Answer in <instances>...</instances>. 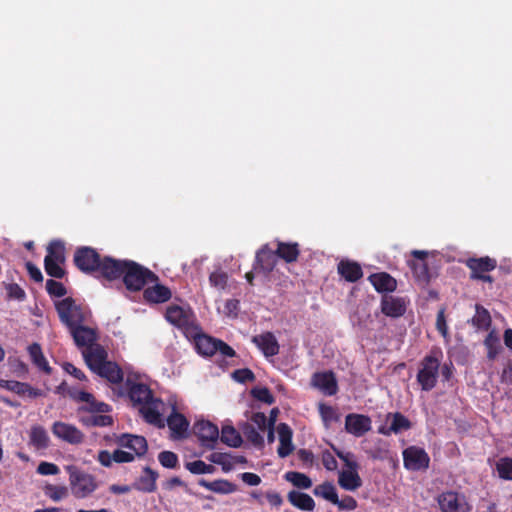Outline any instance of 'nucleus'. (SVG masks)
<instances>
[{
    "mask_svg": "<svg viewBox=\"0 0 512 512\" xmlns=\"http://www.w3.org/2000/svg\"><path fill=\"white\" fill-rule=\"evenodd\" d=\"M116 394L119 397L127 396L147 423L159 428L165 427L168 407L161 399L153 396L149 386L128 377Z\"/></svg>",
    "mask_w": 512,
    "mask_h": 512,
    "instance_id": "nucleus-1",
    "label": "nucleus"
},
{
    "mask_svg": "<svg viewBox=\"0 0 512 512\" xmlns=\"http://www.w3.org/2000/svg\"><path fill=\"white\" fill-rule=\"evenodd\" d=\"M102 277L107 280L123 277V282L130 291H139L146 283L158 280L152 271L134 261L116 260L110 257H105Z\"/></svg>",
    "mask_w": 512,
    "mask_h": 512,
    "instance_id": "nucleus-2",
    "label": "nucleus"
},
{
    "mask_svg": "<svg viewBox=\"0 0 512 512\" xmlns=\"http://www.w3.org/2000/svg\"><path fill=\"white\" fill-rule=\"evenodd\" d=\"M83 357L94 373L116 386L114 391L117 392V389L123 384V373L116 363L107 361L105 349L102 346L92 347L88 351H83Z\"/></svg>",
    "mask_w": 512,
    "mask_h": 512,
    "instance_id": "nucleus-3",
    "label": "nucleus"
},
{
    "mask_svg": "<svg viewBox=\"0 0 512 512\" xmlns=\"http://www.w3.org/2000/svg\"><path fill=\"white\" fill-rule=\"evenodd\" d=\"M440 368V359L435 352L426 355L420 362L419 371L417 373V382L423 391L432 390L438 380Z\"/></svg>",
    "mask_w": 512,
    "mask_h": 512,
    "instance_id": "nucleus-4",
    "label": "nucleus"
},
{
    "mask_svg": "<svg viewBox=\"0 0 512 512\" xmlns=\"http://www.w3.org/2000/svg\"><path fill=\"white\" fill-rule=\"evenodd\" d=\"M195 347L198 353L203 356H212L215 353H219L223 357H233L235 355V351L228 344L204 334L195 337Z\"/></svg>",
    "mask_w": 512,
    "mask_h": 512,
    "instance_id": "nucleus-5",
    "label": "nucleus"
},
{
    "mask_svg": "<svg viewBox=\"0 0 512 512\" xmlns=\"http://www.w3.org/2000/svg\"><path fill=\"white\" fill-rule=\"evenodd\" d=\"M56 309L60 320L69 329L85 321V315L81 307L70 297L59 301L56 304Z\"/></svg>",
    "mask_w": 512,
    "mask_h": 512,
    "instance_id": "nucleus-6",
    "label": "nucleus"
},
{
    "mask_svg": "<svg viewBox=\"0 0 512 512\" xmlns=\"http://www.w3.org/2000/svg\"><path fill=\"white\" fill-rule=\"evenodd\" d=\"M104 259H100L99 254L90 247L79 248L74 255L75 265L84 273L99 271L102 275V265Z\"/></svg>",
    "mask_w": 512,
    "mask_h": 512,
    "instance_id": "nucleus-7",
    "label": "nucleus"
},
{
    "mask_svg": "<svg viewBox=\"0 0 512 512\" xmlns=\"http://www.w3.org/2000/svg\"><path fill=\"white\" fill-rule=\"evenodd\" d=\"M438 507L441 512H470L471 506L463 494L454 491H445L437 496Z\"/></svg>",
    "mask_w": 512,
    "mask_h": 512,
    "instance_id": "nucleus-8",
    "label": "nucleus"
},
{
    "mask_svg": "<svg viewBox=\"0 0 512 512\" xmlns=\"http://www.w3.org/2000/svg\"><path fill=\"white\" fill-rule=\"evenodd\" d=\"M69 480L72 494L77 498H86L97 488L95 478L84 472H72Z\"/></svg>",
    "mask_w": 512,
    "mask_h": 512,
    "instance_id": "nucleus-9",
    "label": "nucleus"
},
{
    "mask_svg": "<svg viewBox=\"0 0 512 512\" xmlns=\"http://www.w3.org/2000/svg\"><path fill=\"white\" fill-rule=\"evenodd\" d=\"M194 433L202 446L214 449L219 440V430L216 425L209 421L200 420L194 424Z\"/></svg>",
    "mask_w": 512,
    "mask_h": 512,
    "instance_id": "nucleus-10",
    "label": "nucleus"
},
{
    "mask_svg": "<svg viewBox=\"0 0 512 512\" xmlns=\"http://www.w3.org/2000/svg\"><path fill=\"white\" fill-rule=\"evenodd\" d=\"M430 458L423 448L410 446L403 451L404 467L408 470L419 471L429 466Z\"/></svg>",
    "mask_w": 512,
    "mask_h": 512,
    "instance_id": "nucleus-11",
    "label": "nucleus"
},
{
    "mask_svg": "<svg viewBox=\"0 0 512 512\" xmlns=\"http://www.w3.org/2000/svg\"><path fill=\"white\" fill-rule=\"evenodd\" d=\"M51 430L55 437L71 445H78L84 441V434L72 424L56 421Z\"/></svg>",
    "mask_w": 512,
    "mask_h": 512,
    "instance_id": "nucleus-12",
    "label": "nucleus"
},
{
    "mask_svg": "<svg viewBox=\"0 0 512 512\" xmlns=\"http://www.w3.org/2000/svg\"><path fill=\"white\" fill-rule=\"evenodd\" d=\"M372 428L371 418L367 415L351 413L345 418V430L355 437H361Z\"/></svg>",
    "mask_w": 512,
    "mask_h": 512,
    "instance_id": "nucleus-13",
    "label": "nucleus"
},
{
    "mask_svg": "<svg viewBox=\"0 0 512 512\" xmlns=\"http://www.w3.org/2000/svg\"><path fill=\"white\" fill-rule=\"evenodd\" d=\"M386 422L390 423V426L387 427L385 425H381L378 428V433L389 436L392 433L398 434L402 431L408 430L411 428V422L407 417H405L403 414L396 412V413H388L386 415Z\"/></svg>",
    "mask_w": 512,
    "mask_h": 512,
    "instance_id": "nucleus-14",
    "label": "nucleus"
},
{
    "mask_svg": "<svg viewBox=\"0 0 512 512\" xmlns=\"http://www.w3.org/2000/svg\"><path fill=\"white\" fill-rule=\"evenodd\" d=\"M311 383L315 388L328 396L335 395L338 390L336 378L331 371L315 373L312 376Z\"/></svg>",
    "mask_w": 512,
    "mask_h": 512,
    "instance_id": "nucleus-15",
    "label": "nucleus"
},
{
    "mask_svg": "<svg viewBox=\"0 0 512 512\" xmlns=\"http://www.w3.org/2000/svg\"><path fill=\"white\" fill-rule=\"evenodd\" d=\"M70 332L76 345L79 347H85L84 351H88L90 348L95 346H100L99 344L95 343L96 334L95 331L91 328L78 324L70 328Z\"/></svg>",
    "mask_w": 512,
    "mask_h": 512,
    "instance_id": "nucleus-16",
    "label": "nucleus"
},
{
    "mask_svg": "<svg viewBox=\"0 0 512 512\" xmlns=\"http://www.w3.org/2000/svg\"><path fill=\"white\" fill-rule=\"evenodd\" d=\"M166 319L179 328H188L193 324L194 317L189 309L171 306L166 310Z\"/></svg>",
    "mask_w": 512,
    "mask_h": 512,
    "instance_id": "nucleus-17",
    "label": "nucleus"
},
{
    "mask_svg": "<svg viewBox=\"0 0 512 512\" xmlns=\"http://www.w3.org/2000/svg\"><path fill=\"white\" fill-rule=\"evenodd\" d=\"M118 443L122 448L132 452L134 457L143 456L148 448L146 439L138 435L123 434Z\"/></svg>",
    "mask_w": 512,
    "mask_h": 512,
    "instance_id": "nucleus-18",
    "label": "nucleus"
},
{
    "mask_svg": "<svg viewBox=\"0 0 512 512\" xmlns=\"http://www.w3.org/2000/svg\"><path fill=\"white\" fill-rule=\"evenodd\" d=\"M252 342L262 351L265 357H273L279 353L278 341L271 332L254 336Z\"/></svg>",
    "mask_w": 512,
    "mask_h": 512,
    "instance_id": "nucleus-19",
    "label": "nucleus"
},
{
    "mask_svg": "<svg viewBox=\"0 0 512 512\" xmlns=\"http://www.w3.org/2000/svg\"><path fill=\"white\" fill-rule=\"evenodd\" d=\"M166 423L174 439L182 438L186 434L189 426V422L186 418L176 411L175 405H171V413L167 417Z\"/></svg>",
    "mask_w": 512,
    "mask_h": 512,
    "instance_id": "nucleus-20",
    "label": "nucleus"
},
{
    "mask_svg": "<svg viewBox=\"0 0 512 512\" xmlns=\"http://www.w3.org/2000/svg\"><path fill=\"white\" fill-rule=\"evenodd\" d=\"M76 399L84 403L80 410L87 412V414L108 413L110 411L108 404L97 401L95 397L88 392H78Z\"/></svg>",
    "mask_w": 512,
    "mask_h": 512,
    "instance_id": "nucleus-21",
    "label": "nucleus"
},
{
    "mask_svg": "<svg viewBox=\"0 0 512 512\" xmlns=\"http://www.w3.org/2000/svg\"><path fill=\"white\" fill-rule=\"evenodd\" d=\"M382 312L389 317H400L406 311V302L403 298L385 295L381 302Z\"/></svg>",
    "mask_w": 512,
    "mask_h": 512,
    "instance_id": "nucleus-22",
    "label": "nucleus"
},
{
    "mask_svg": "<svg viewBox=\"0 0 512 512\" xmlns=\"http://www.w3.org/2000/svg\"><path fill=\"white\" fill-rule=\"evenodd\" d=\"M277 262L276 251L268 248V245L263 246L256 254L255 269H259L265 273L273 270Z\"/></svg>",
    "mask_w": 512,
    "mask_h": 512,
    "instance_id": "nucleus-23",
    "label": "nucleus"
},
{
    "mask_svg": "<svg viewBox=\"0 0 512 512\" xmlns=\"http://www.w3.org/2000/svg\"><path fill=\"white\" fill-rule=\"evenodd\" d=\"M277 432L280 442L277 452L279 457L285 458L291 454L294 449L292 444V430L287 424L281 423L277 427Z\"/></svg>",
    "mask_w": 512,
    "mask_h": 512,
    "instance_id": "nucleus-24",
    "label": "nucleus"
},
{
    "mask_svg": "<svg viewBox=\"0 0 512 512\" xmlns=\"http://www.w3.org/2000/svg\"><path fill=\"white\" fill-rule=\"evenodd\" d=\"M357 469L358 468H350L339 472L338 483L343 489L355 491L362 486V480Z\"/></svg>",
    "mask_w": 512,
    "mask_h": 512,
    "instance_id": "nucleus-25",
    "label": "nucleus"
},
{
    "mask_svg": "<svg viewBox=\"0 0 512 512\" xmlns=\"http://www.w3.org/2000/svg\"><path fill=\"white\" fill-rule=\"evenodd\" d=\"M29 443L37 450L47 449L50 437L46 429L41 425H33L29 432Z\"/></svg>",
    "mask_w": 512,
    "mask_h": 512,
    "instance_id": "nucleus-26",
    "label": "nucleus"
},
{
    "mask_svg": "<svg viewBox=\"0 0 512 512\" xmlns=\"http://www.w3.org/2000/svg\"><path fill=\"white\" fill-rule=\"evenodd\" d=\"M144 298L152 303H163L171 298V291L164 285L155 284L145 289Z\"/></svg>",
    "mask_w": 512,
    "mask_h": 512,
    "instance_id": "nucleus-27",
    "label": "nucleus"
},
{
    "mask_svg": "<svg viewBox=\"0 0 512 512\" xmlns=\"http://www.w3.org/2000/svg\"><path fill=\"white\" fill-rule=\"evenodd\" d=\"M369 280L379 292H391L396 289V280L387 273L372 274Z\"/></svg>",
    "mask_w": 512,
    "mask_h": 512,
    "instance_id": "nucleus-28",
    "label": "nucleus"
},
{
    "mask_svg": "<svg viewBox=\"0 0 512 512\" xmlns=\"http://www.w3.org/2000/svg\"><path fill=\"white\" fill-rule=\"evenodd\" d=\"M288 501L298 509L305 511H312L315 507V502L311 496L296 490L288 493Z\"/></svg>",
    "mask_w": 512,
    "mask_h": 512,
    "instance_id": "nucleus-29",
    "label": "nucleus"
},
{
    "mask_svg": "<svg viewBox=\"0 0 512 512\" xmlns=\"http://www.w3.org/2000/svg\"><path fill=\"white\" fill-rule=\"evenodd\" d=\"M338 272L349 282H355L362 277L361 267L355 262L341 261Z\"/></svg>",
    "mask_w": 512,
    "mask_h": 512,
    "instance_id": "nucleus-30",
    "label": "nucleus"
},
{
    "mask_svg": "<svg viewBox=\"0 0 512 512\" xmlns=\"http://www.w3.org/2000/svg\"><path fill=\"white\" fill-rule=\"evenodd\" d=\"M491 316L489 311L483 306L475 305V314L471 319V324L478 330H488L491 326Z\"/></svg>",
    "mask_w": 512,
    "mask_h": 512,
    "instance_id": "nucleus-31",
    "label": "nucleus"
},
{
    "mask_svg": "<svg viewBox=\"0 0 512 512\" xmlns=\"http://www.w3.org/2000/svg\"><path fill=\"white\" fill-rule=\"evenodd\" d=\"M496 260L483 257V258H471L467 261V266L471 269V274H481L484 272H489L495 269Z\"/></svg>",
    "mask_w": 512,
    "mask_h": 512,
    "instance_id": "nucleus-32",
    "label": "nucleus"
},
{
    "mask_svg": "<svg viewBox=\"0 0 512 512\" xmlns=\"http://www.w3.org/2000/svg\"><path fill=\"white\" fill-rule=\"evenodd\" d=\"M483 343L487 349V358L491 361L495 360L502 350L500 339L496 331L491 330L484 339Z\"/></svg>",
    "mask_w": 512,
    "mask_h": 512,
    "instance_id": "nucleus-33",
    "label": "nucleus"
},
{
    "mask_svg": "<svg viewBox=\"0 0 512 512\" xmlns=\"http://www.w3.org/2000/svg\"><path fill=\"white\" fill-rule=\"evenodd\" d=\"M157 473L149 467H145L143 475L137 480V489L144 492H153L156 489Z\"/></svg>",
    "mask_w": 512,
    "mask_h": 512,
    "instance_id": "nucleus-34",
    "label": "nucleus"
},
{
    "mask_svg": "<svg viewBox=\"0 0 512 512\" xmlns=\"http://www.w3.org/2000/svg\"><path fill=\"white\" fill-rule=\"evenodd\" d=\"M276 254L286 262H294L299 256L298 244L278 242Z\"/></svg>",
    "mask_w": 512,
    "mask_h": 512,
    "instance_id": "nucleus-35",
    "label": "nucleus"
},
{
    "mask_svg": "<svg viewBox=\"0 0 512 512\" xmlns=\"http://www.w3.org/2000/svg\"><path fill=\"white\" fill-rule=\"evenodd\" d=\"M81 422L88 427H106L112 424V417L106 413H92L82 416Z\"/></svg>",
    "mask_w": 512,
    "mask_h": 512,
    "instance_id": "nucleus-36",
    "label": "nucleus"
},
{
    "mask_svg": "<svg viewBox=\"0 0 512 512\" xmlns=\"http://www.w3.org/2000/svg\"><path fill=\"white\" fill-rule=\"evenodd\" d=\"M29 355L33 361V363L45 373H50L51 368L48 365L47 360L45 359L41 347L38 343H33L28 347Z\"/></svg>",
    "mask_w": 512,
    "mask_h": 512,
    "instance_id": "nucleus-37",
    "label": "nucleus"
},
{
    "mask_svg": "<svg viewBox=\"0 0 512 512\" xmlns=\"http://www.w3.org/2000/svg\"><path fill=\"white\" fill-rule=\"evenodd\" d=\"M219 437L224 444L230 447L237 448L242 444L241 435L233 426H223Z\"/></svg>",
    "mask_w": 512,
    "mask_h": 512,
    "instance_id": "nucleus-38",
    "label": "nucleus"
},
{
    "mask_svg": "<svg viewBox=\"0 0 512 512\" xmlns=\"http://www.w3.org/2000/svg\"><path fill=\"white\" fill-rule=\"evenodd\" d=\"M313 493L331 502H337V491L335 486L330 482L322 483L314 488Z\"/></svg>",
    "mask_w": 512,
    "mask_h": 512,
    "instance_id": "nucleus-39",
    "label": "nucleus"
},
{
    "mask_svg": "<svg viewBox=\"0 0 512 512\" xmlns=\"http://www.w3.org/2000/svg\"><path fill=\"white\" fill-rule=\"evenodd\" d=\"M285 479L300 489H309L312 486L311 479L300 472H287L285 474Z\"/></svg>",
    "mask_w": 512,
    "mask_h": 512,
    "instance_id": "nucleus-40",
    "label": "nucleus"
},
{
    "mask_svg": "<svg viewBox=\"0 0 512 512\" xmlns=\"http://www.w3.org/2000/svg\"><path fill=\"white\" fill-rule=\"evenodd\" d=\"M64 250V244L59 240H54L50 242L49 246L47 247V255L45 258H50L52 261L64 262Z\"/></svg>",
    "mask_w": 512,
    "mask_h": 512,
    "instance_id": "nucleus-41",
    "label": "nucleus"
},
{
    "mask_svg": "<svg viewBox=\"0 0 512 512\" xmlns=\"http://www.w3.org/2000/svg\"><path fill=\"white\" fill-rule=\"evenodd\" d=\"M496 470L500 478L512 481V458L502 457L496 462Z\"/></svg>",
    "mask_w": 512,
    "mask_h": 512,
    "instance_id": "nucleus-42",
    "label": "nucleus"
},
{
    "mask_svg": "<svg viewBox=\"0 0 512 512\" xmlns=\"http://www.w3.org/2000/svg\"><path fill=\"white\" fill-rule=\"evenodd\" d=\"M261 431L256 429L255 426L246 423L243 427V433L246 438L255 446H262L264 443V439L260 433Z\"/></svg>",
    "mask_w": 512,
    "mask_h": 512,
    "instance_id": "nucleus-43",
    "label": "nucleus"
},
{
    "mask_svg": "<svg viewBox=\"0 0 512 512\" xmlns=\"http://www.w3.org/2000/svg\"><path fill=\"white\" fill-rule=\"evenodd\" d=\"M45 495L53 501H60L68 496V489L65 486L47 485L44 488Z\"/></svg>",
    "mask_w": 512,
    "mask_h": 512,
    "instance_id": "nucleus-44",
    "label": "nucleus"
},
{
    "mask_svg": "<svg viewBox=\"0 0 512 512\" xmlns=\"http://www.w3.org/2000/svg\"><path fill=\"white\" fill-rule=\"evenodd\" d=\"M211 486V491L219 494H230L236 491V486L228 480L212 481Z\"/></svg>",
    "mask_w": 512,
    "mask_h": 512,
    "instance_id": "nucleus-45",
    "label": "nucleus"
},
{
    "mask_svg": "<svg viewBox=\"0 0 512 512\" xmlns=\"http://www.w3.org/2000/svg\"><path fill=\"white\" fill-rule=\"evenodd\" d=\"M368 454L374 460H385L389 456L388 445L379 439L376 446L368 451Z\"/></svg>",
    "mask_w": 512,
    "mask_h": 512,
    "instance_id": "nucleus-46",
    "label": "nucleus"
},
{
    "mask_svg": "<svg viewBox=\"0 0 512 512\" xmlns=\"http://www.w3.org/2000/svg\"><path fill=\"white\" fill-rule=\"evenodd\" d=\"M186 468L193 474H209L214 470L212 465L206 464L202 460L188 462L186 463Z\"/></svg>",
    "mask_w": 512,
    "mask_h": 512,
    "instance_id": "nucleus-47",
    "label": "nucleus"
},
{
    "mask_svg": "<svg viewBox=\"0 0 512 512\" xmlns=\"http://www.w3.org/2000/svg\"><path fill=\"white\" fill-rule=\"evenodd\" d=\"M63 262L52 261L50 258L44 259L45 270L48 275L55 278H62L64 276V270L61 268Z\"/></svg>",
    "mask_w": 512,
    "mask_h": 512,
    "instance_id": "nucleus-48",
    "label": "nucleus"
},
{
    "mask_svg": "<svg viewBox=\"0 0 512 512\" xmlns=\"http://www.w3.org/2000/svg\"><path fill=\"white\" fill-rule=\"evenodd\" d=\"M158 460L163 467L175 468L178 463V457L171 451H162L158 455Z\"/></svg>",
    "mask_w": 512,
    "mask_h": 512,
    "instance_id": "nucleus-49",
    "label": "nucleus"
},
{
    "mask_svg": "<svg viewBox=\"0 0 512 512\" xmlns=\"http://www.w3.org/2000/svg\"><path fill=\"white\" fill-rule=\"evenodd\" d=\"M228 276L225 272L215 271L209 276L211 286L223 290L226 287Z\"/></svg>",
    "mask_w": 512,
    "mask_h": 512,
    "instance_id": "nucleus-50",
    "label": "nucleus"
},
{
    "mask_svg": "<svg viewBox=\"0 0 512 512\" xmlns=\"http://www.w3.org/2000/svg\"><path fill=\"white\" fill-rule=\"evenodd\" d=\"M319 413L326 426L337 420L336 412L331 406L319 404Z\"/></svg>",
    "mask_w": 512,
    "mask_h": 512,
    "instance_id": "nucleus-51",
    "label": "nucleus"
},
{
    "mask_svg": "<svg viewBox=\"0 0 512 512\" xmlns=\"http://www.w3.org/2000/svg\"><path fill=\"white\" fill-rule=\"evenodd\" d=\"M333 504L342 511H353L357 507V501L352 496L348 495L344 496L342 499H339L337 496V502H333Z\"/></svg>",
    "mask_w": 512,
    "mask_h": 512,
    "instance_id": "nucleus-52",
    "label": "nucleus"
},
{
    "mask_svg": "<svg viewBox=\"0 0 512 512\" xmlns=\"http://www.w3.org/2000/svg\"><path fill=\"white\" fill-rule=\"evenodd\" d=\"M252 395L257 400L269 405L274 402V397L272 396L270 391L265 387L254 388L252 390Z\"/></svg>",
    "mask_w": 512,
    "mask_h": 512,
    "instance_id": "nucleus-53",
    "label": "nucleus"
},
{
    "mask_svg": "<svg viewBox=\"0 0 512 512\" xmlns=\"http://www.w3.org/2000/svg\"><path fill=\"white\" fill-rule=\"evenodd\" d=\"M46 289L50 295L56 297H62L66 294V289L63 284L52 279L47 280Z\"/></svg>",
    "mask_w": 512,
    "mask_h": 512,
    "instance_id": "nucleus-54",
    "label": "nucleus"
},
{
    "mask_svg": "<svg viewBox=\"0 0 512 512\" xmlns=\"http://www.w3.org/2000/svg\"><path fill=\"white\" fill-rule=\"evenodd\" d=\"M232 377L239 383L253 381L255 378L254 373L248 368L235 370L232 374Z\"/></svg>",
    "mask_w": 512,
    "mask_h": 512,
    "instance_id": "nucleus-55",
    "label": "nucleus"
},
{
    "mask_svg": "<svg viewBox=\"0 0 512 512\" xmlns=\"http://www.w3.org/2000/svg\"><path fill=\"white\" fill-rule=\"evenodd\" d=\"M60 472L59 467L50 462H40L37 467V473L40 475H57Z\"/></svg>",
    "mask_w": 512,
    "mask_h": 512,
    "instance_id": "nucleus-56",
    "label": "nucleus"
},
{
    "mask_svg": "<svg viewBox=\"0 0 512 512\" xmlns=\"http://www.w3.org/2000/svg\"><path fill=\"white\" fill-rule=\"evenodd\" d=\"M436 328L441 333V335L446 339V341H448L449 334H448V326L446 324V319H445V315H444V309H441L437 314Z\"/></svg>",
    "mask_w": 512,
    "mask_h": 512,
    "instance_id": "nucleus-57",
    "label": "nucleus"
},
{
    "mask_svg": "<svg viewBox=\"0 0 512 512\" xmlns=\"http://www.w3.org/2000/svg\"><path fill=\"white\" fill-rule=\"evenodd\" d=\"M336 455L344 462L347 469L358 468V463L354 459V455L351 452H343L335 449Z\"/></svg>",
    "mask_w": 512,
    "mask_h": 512,
    "instance_id": "nucleus-58",
    "label": "nucleus"
},
{
    "mask_svg": "<svg viewBox=\"0 0 512 512\" xmlns=\"http://www.w3.org/2000/svg\"><path fill=\"white\" fill-rule=\"evenodd\" d=\"M251 425L255 426L260 431H265L267 426V417L264 413L257 412L251 417Z\"/></svg>",
    "mask_w": 512,
    "mask_h": 512,
    "instance_id": "nucleus-59",
    "label": "nucleus"
},
{
    "mask_svg": "<svg viewBox=\"0 0 512 512\" xmlns=\"http://www.w3.org/2000/svg\"><path fill=\"white\" fill-rule=\"evenodd\" d=\"M135 459L134 454L130 451L117 449L114 451V462L127 463L132 462Z\"/></svg>",
    "mask_w": 512,
    "mask_h": 512,
    "instance_id": "nucleus-60",
    "label": "nucleus"
},
{
    "mask_svg": "<svg viewBox=\"0 0 512 512\" xmlns=\"http://www.w3.org/2000/svg\"><path fill=\"white\" fill-rule=\"evenodd\" d=\"M322 463L324 467L329 471L335 470L338 465L335 457L329 451L323 452Z\"/></svg>",
    "mask_w": 512,
    "mask_h": 512,
    "instance_id": "nucleus-61",
    "label": "nucleus"
},
{
    "mask_svg": "<svg viewBox=\"0 0 512 512\" xmlns=\"http://www.w3.org/2000/svg\"><path fill=\"white\" fill-rule=\"evenodd\" d=\"M267 502L272 506L279 508L283 504V498L278 492L268 491L265 494Z\"/></svg>",
    "mask_w": 512,
    "mask_h": 512,
    "instance_id": "nucleus-62",
    "label": "nucleus"
},
{
    "mask_svg": "<svg viewBox=\"0 0 512 512\" xmlns=\"http://www.w3.org/2000/svg\"><path fill=\"white\" fill-rule=\"evenodd\" d=\"M8 295L11 298L17 300H23L25 298V292L22 288H20L17 284H10L7 287Z\"/></svg>",
    "mask_w": 512,
    "mask_h": 512,
    "instance_id": "nucleus-63",
    "label": "nucleus"
},
{
    "mask_svg": "<svg viewBox=\"0 0 512 512\" xmlns=\"http://www.w3.org/2000/svg\"><path fill=\"white\" fill-rule=\"evenodd\" d=\"M241 479L244 483L250 486H257L261 483V478L257 474L251 472L242 473Z\"/></svg>",
    "mask_w": 512,
    "mask_h": 512,
    "instance_id": "nucleus-64",
    "label": "nucleus"
}]
</instances>
